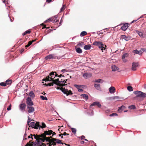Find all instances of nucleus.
<instances>
[{
	"label": "nucleus",
	"mask_w": 146,
	"mask_h": 146,
	"mask_svg": "<svg viewBox=\"0 0 146 146\" xmlns=\"http://www.w3.org/2000/svg\"><path fill=\"white\" fill-rule=\"evenodd\" d=\"M37 135V134H36L32 135V134H31L30 136L29 135L28 137V138H31L32 139V140H31L29 141V143H33L34 142H32V140L33 139V136L34 137V136L33 135Z\"/></svg>",
	"instance_id": "obj_25"
},
{
	"label": "nucleus",
	"mask_w": 146,
	"mask_h": 146,
	"mask_svg": "<svg viewBox=\"0 0 146 146\" xmlns=\"http://www.w3.org/2000/svg\"><path fill=\"white\" fill-rule=\"evenodd\" d=\"M81 96L83 97V98L85 99L86 100H87L88 98V95L85 94H82L81 95Z\"/></svg>",
	"instance_id": "obj_26"
},
{
	"label": "nucleus",
	"mask_w": 146,
	"mask_h": 146,
	"mask_svg": "<svg viewBox=\"0 0 146 146\" xmlns=\"http://www.w3.org/2000/svg\"><path fill=\"white\" fill-rule=\"evenodd\" d=\"M111 68L113 71H115L119 70V68L116 66L115 65H112L111 66Z\"/></svg>",
	"instance_id": "obj_21"
},
{
	"label": "nucleus",
	"mask_w": 146,
	"mask_h": 146,
	"mask_svg": "<svg viewBox=\"0 0 146 146\" xmlns=\"http://www.w3.org/2000/svg\"><path fill=\"white\" fill-rule=\"evenodd\" d=\"M68 79H66L65 80H64L63 81H62V82H64L65 83H67V81Z\"/></svg>",
	"instance_id": "obj_56"
},
{
	"label": "nucleus",
	"mask_w": 146,
	"mask_h": 146,
	"mask_svg": "<svg viewBox=\"0 0 146 146\" xmlns=\"http://www.w3.org/2000/svg\"><path fill=\"white\" fill-rule=\"evenodd\" d=\"M29 127L36 129H38L40 126L39 122H36V123L34 122H31L30 124H29Z\"/></svg>",
	"instance_id": "obj_5"
},
{
	"label": "nucleus",
	"mask_w": 146,
	"mask_h": 146,
	"mask_svg": "<svg viewBox=\"0 0 146 146\" xmlns=\"http://www.w3.org/2000/svg\"><path fill=\"white\" fill-rule=\"evenodd\" d=\"M92 75V74L90 73H85L83 74V77L86 78L91 77Z\"/></svg>",
	"instance_id": "obj_17"
},
{
	"label": "nucleus",
	"mask_w": 146,
	"mask_h": 146,
	"mask_svg": "<svg viewBox=\"0 0 146 146\" xmlns=\"http://www.w3.org/2000/svg\"><path fill=\"white\" fill-rule=\"evenodd\" d=\"M137 21V20H133V21H132L131 22V23H134Z\"/></svg>",
	"instance_id": "obj_64"
},
{
	"label": "nucleus",
	"mask_w": 146,
	"mask_h": 146,
	"mask_svg": "<svg viewBox=\"0 0 146 146\" xmlns=\"http://www.w3.org/2000/svg\"><path fill=\"white\" fill-rule=\"evenodd\" d=\"M84 45V43L83 42H81L80 43H79L77 44V46L82 47L83 45Z\"/></svg>",
	"instance_id": "obj_45"
},
{
	"label": "nucleus",
	"mask_w": 146,
	"mask_h": 146,
	"mask_svg": "<svg viewBox=\"0 0 146 146\" xmlns=\"http://www.w3.org/2000/svg\"><path fill=\"white\" fill-rule=\"evenodd\" d=\"M120 38L122 39H124L126 41H128L131 39V37L129 36H127L125 35H121Z\"/></svg>",
	"instance_id": "obj_13"
},
{
	"label": "nucleus",
	"mask_w": 146,
	"mask_h": 146,
	"mask_svg": "<svg viewBox=\"0 0 146 146\" xmlns=\"http://www.w3.org/2000/svg\"><path fill=\"white\" fill-rule=\"evenodd\" d=\"M127 89L129 91H132L133 90V88L131 86H128L127 87Z\"/></svg>",
	"instance_id": "obj_39"
},
{
	"label": "nucleus",
	"mask_w": 146,
	"mask_h": 146,
	"mask_svg": "<svg viewBox=\"0 0 146 146\" xmlns=\"http://www.w3.org/2000/svg\"><path fill=\"white\" fill-rule=\"evenodd\" d=\"M50 75L49 76H48L45 78L43 79V81H52L50 80Z\"/></svg>",
	"instance_id": "obj_27"
},
{
	"label": "nucleus",
	"mask_w": 146,
	"mask_h": 146,
	"mask_svg": "<svg viewBox=\"0 0 146 146\" xmlns=\"http://www.w3.org/2000/svg\"><path fill=\"white\" fill-rule=\"evenodd\" d=\"M115 89L114 87L111 86L109 88V91L110 93H113L114 92Z\"/></svg>",
	"instance_id": "obj_19"
},
{
	"label": "nucleus",
	"mask_w": 146,
	"mask_h": 146,
	"mask_svg": "<svg viewBox=\"0 0 146 146\" xmlns=\"http://www.w3.org/2000/svg\"><path fill=\"white\" fill-rule=\"evenodd\" d=\"M65 7L66 5H63L60 9L61 12L63 11L65 9Z\"/></svg>",
	"instance_id": "obj_40"
},
{
	"label": "nucleus",
	"mask_w": 146,
	"mask_h": 146,
	"mask_svg": "<svg viewBox=\"0 0 146 146\" xmlns=\"http://www.w3.org/2000/svg\"><path fill=\"white\" fill-rule=\"evenodd\" d=\"M55 81L56 82H58V83H60L61 82H62V81H59V79L58 78L57 79H55Z\"/></svg>",
	"instance_id": "obj_51"
},
{
	"label": "nucleus",
	"mask_w": 146,
	"mask_h": 146,
	"mask_svg": "<svg viewBox=\"0 0 146 146\" xmlns=\"http://www.w3.org/2000/svg\"><path fill=\"white\" fill-rule=\"evenodd\" d=\"M27 108L28 109L27 111L29 113L33 112L35 110L34 108L32 106H27Z\"/></svg>",
	"instance_id": "obj_11"
},
{
	"label": "nucleus",
	"mask_w": 146,
	"mask_h": 146,
	"mask_svg": "<svg viewBox=\"0 0 146 146\" xmlns=\"http://www.w3.org/2000/svg\"><path fill=\"white\" fill-rule=\"evenodd\" d=\"M129 108L130 109H134L135 108V107L134 105H131L129 107Z\"/></svg>",
	"instance_id": "obj_44"
},
{
	"label": "nucleus",
	"mask_w": 146,
	"mask_h": 146,
	"mask_svg": "<svg viewBox=\"0 0 146 146\" xmlns=\"http://www.w3.org/2000/svg\"><path fill=\"white\" fill-rule=\"evenodd\" d=\"M10 19L11 20V22H12L13 20H14V18L13 17H12V19L10 17Z\"/></svg>",
	"instance_id": "obj_62"
},
{
	"label": "nucleus",
	"mask_w": 146,
	"mask_h": 146,
	"mask_svg": "<svg viewBox=\"0 0 146 146\" xmlns=\"http://www.w3.org/2000/svg\"><path fill=\"white\" fill-rule=\"evenodd\" d=\"M87 34V32L86 31H84L80 33V36H84L86 35Z\"/></svg>",
	"instance_id": "obj_33"
},
{
	"label": "nucleus",
	"mask_w": 146,
	"mask_h": 146,
	"mask_svg": "<svg viewBox=\"0 0 146 146\" xmlns=\"http://www.w3.org/2000/svg\"><path fill=\"white\" fill-rule=\"evenodd\" d=\"M133 52L135 54H139V55H141L143 53V52L141 50L139 51H138L137 50H135L133 51Z\"/></svg>",
	"instance_id": "obj_20"
},
{
	"label": "nucleus",
	"mask_w": 146,
	"mask_h": 146,
	"mask_svg": "<svg viewBox=\"0 0 146 146\" xmlns=\"http://www.w3.org/2000/svg\"><path fill=\"white\" fill-rule=\"evenodd\" d=\"M40 98L42 100H48V99L46 97H44L42 96H40Z\"/></svg>",
	"instance_id": "obj_37"
},
{
	"label": "nucleus",
	"mask_w": 146,
	"mask_h": 146,
	"mask_svg": "<svg viewBox=\"0 0 146 146\" xmlns=\"http://www.w3.org/2000/svg\"><path fill=\"white\" fill-rule=\"evenodd\" d=\"M117 114L116 113H113L110 115V116H117Z\"/></svg>",
	"instance_id": "obj_47"
},
{
	"label": "nucleus",
	"mask_w": 146,
	"mask_h": 146,
	"mask_svg": "<svg viewBox=\"0 0 146 146\" xmlns=\"http://www.w3.org/2000/svg\"><path fill=\"white\" fill-rule=\"evenodd\" d=\"M27 134L26 133H25L24 135V140H25L27 139V138H26L27 136Z\"/></svg>",
	"instance_id": "obj_52"
},
{
	"label": "nucleus",
	"mask_w": 146,
	"mask_h": 146,
	"mask_svg": "<svg viewBox=\"0 0 146 146\" xmlns=\"http://www.w3.org/2000/svg\"><path fill=\"white\" fill-rule=\"evenodd\" d=\"M74 87H75L76 88H77V89H78L79 88H80L82 86L81 85H77V84H75L74 85Z\"/></svg>",
	"instance_id": "obj_42"
},
{
	"label": "nucleus",
	"mask_w": 146,
	"mask_h": 146,
	"mask_svg": "<svg viewBox=\"0 0 146 146\" xmlns=\"http://www.w3.org/2000/svg\"><path fill=\"white\" fill-rule=\"evenodd\" d=\"M36 40L35 39L34 40H32L28 42V44L25 46V47L27 48L28 47L32 44L33 42L35 41Z\"/></svg>",
	"instance_id": "obj_22"
},
{
	"label": "nucleus",
	"mask_w": 146,
	"mask_h": 146,
	"mask_svg": "<svg viewBox=\"0 0 146 146\" xmlns=\"http://www.w3.org/2000/svg\"><path fill=\"white\" fill-rule=\"evenodd\" d=\"M134 93L136 95L137 97L141 98H144L146 97V94L143 93L141 91H137L134 92Z\"/></svg>",
	"instance_id": "obj_4"
},
{
	"label": "nucleus",
	"mask_w": 146,
	"mask_h": 146,
	"mask_svg": "<svg viewBox=\"0 0 146 146\" xmlns=\"http://www.w3.org/2000/svg\"><path fill=\"white\" fill-rule=\"evenodd\" d=\"M44 28L48 29V28H49V27L46 28V25H45L44 26H43V27H42V29H44Z\"/></svg>",
	"instance_id": "obj_59"
},
{
	"label": "nucleus",
	"mask_w": 146,
	"mask_h": 146,
	"mask_svg": "<svg viewBox=\"0 0 146 146\" xmlns=\"http://www.w3.org/2000/svg\"><path fill=\"white\" fill-rule=\"evenodd\" d=\"M26 105L25 103H23L20 104L19 108L20 110L22 112L25 111Z\"/></svg>",
	"instance_id": "obj_9"
},
{
	"label": "nucleus",
	"mask_w": 146,
	"mask_h": 146,
	"mask_svg": "<svg viewBox=\"0 0 146 146\" xmlns=\"http://www.w3.org/2000/svg\"><path fill=\"white\" fill-rule=\"evenodd\" d=\"M85 137V136H84V135H82L81 136V139H84Z\"/></svg>",
	"instance_id": "obj_58"
},
{
	"label": "nucleus",
	"mask_w": 146,
	"mask_h": 146,
	"mask_svg": "<svg viewBox=\"0 0 146 146\" xmlns=\"http://www.w3.org/2000/svg\"><path fill=\"white\" fill-rule=\"evenodd\" d=\"M76 52L79 53H81L82 52V50L80 48H76Z\"/></svg>",
	"instance_id": "obj_28"
},
{
	"label": "nucleus",
	"mask_w": 146,
	"mask_h": 146,
	"mask_svg": "<svg viewBox=\"0 0 146 146\" xmlns=\"http://www.w3.org/2000/svg\"><path fill=\"white\" fill-rule=\"evenodd\" d=\"M93 44L98 46L101 49L102 52H103V50L106 49V46L104 44L101 42L95 41L93 43Z\"/></svg>",
	"instance_id": "obj_2"
},
{
	"label": "nucleus",
	"mask_w": 146,
	"mask_h": 146,
	"mask_svg": "<svg viewBox=\"0 0 146 146\" xmlns=\"http://www.w3.org/2000/svg\"><path fill=\"white\" fill-rule=\"evenodd\" d=\"M45 85H46L47 86H52L53 85V82H51L48 83L47 84H45Z\"/></svg>",
	"instance_id": "obj_46"
},
{
	"label": "nucleus",
	"mask_w": 146,
	"mask_h": 146,
	"mask_svg": "<svg viewBox=\"0 0 146 146\" xmlns=\"http://www.w3.org/2000/svg\"><path fill=\"white\" fill-rule=\"evenodd\" d=\"M29 96L32 98H34L35 95L33 91H31L29 93Z\"/></svg>",
	"instance_id": "obj_31"
},
{
	"label": "nucleus",
	"mask_w": 146,
	"mask_h": 146,
	"mask_svg": "<svg viewBox=\"0 0 146 146\" xmlns=\"http://www.w3.org/2000/svg\"><path fill=\"white\" fill-rule=\"evenodd\" d=\"M54 18H55V17H52V18H50L48 20H47L45 21V22H46L47 21H53V20H54Z\"/></svg>",
	"instance_id": "obj_41"
},
{
	"label": "nucleus",
	"mask_w": 146,
	"mask_h": 146,
	"mask_svg": "<svg viewBox=\"0 0 146 146\" xmlns=\"http://www.w3.org/2000/svg\"><path fill=\"white\" fill-rule=\"evenodd\" d=\"M123 60V61L124 62H126L127 61V60L125 58L122 59Z\"/></svg>",
	"instance_id": "obj_61"
},
{
	"label": "nucleus",
	"mask_w": 146,
	"mask_h": 146,
	"mask_svg": "<svg viewBox=\"0 0 146 146\" xmlns=\"http://www.w3.org/2000/svg\"><path fill=\"white\" fill-rule=\"evenodd\" d=\"M53 17H55V18H54V20H53V23H54L57 22H58V19H57V17L56 16H54Z\"/></svg>",
	"instance_id": "obj_43"
},
{
	"label": "nucleus",
	"mask_w": 146,
	"mask_h": 146,
	"mask_svg": "<svg viewBox=\"0 0 146 146\" xmlns=\"http://www.w3.org/2000/svg\"><path fill=\"white\" fill-rule=\"evenodd\" d=\"M94 87L97 89L98 90H99L100 89V84H94Z\"/></svg>",
	"instance_id": "obj_29"
},
{
	"label": "nucleus",
	"mask_w": 146,
	"mask_h": 146,
	"mask_svg": "<svg viewBox=\"0 0 146 146\" xmlns=\"http://www.w3.org/2000/svg\"><path fill=\"white\" fill-rule=\"evenodd\" d=\"M56 89L61 90L62 92H63L64 94H66L67 96L72 95L73 94V93L71 90H70L69 91H68L67 89H65V88L57 87L56 88Z\"/></svg>",
	"instance_id": "obj_3"
},
{
	"label": "nucleus",
	"mask_w": 146,
	"mask_h": 146,
	"mask_svg": "<svg viewBox=\"0 0 146 146\" xmlns=\"http://www.w3.org/2000/svg\"><path fill=\"white\" fill-rule=\"evenodd\" d=\"M78 90L79 92H81L82 91H83V90H82V89H80L79 88V89H78Z\"/></svg>",
	"instance_id": "obj_60"
},
{
	"label": "nucleus",
	"mask_w": 146,
	"mask_h": 146,
	"mask_svg": "<svg viewBox=\"0 0 146 146\" xmlns=\"http://www.w3.org/2000/svg\"><path fill=\"white\" fill-rule=\"evenodd\" d=\"M26 104L27 106H32L33 105V103L31 100V98L28 97L27 99Z\"/></svg>",
	"instance_id": "obj_8"
},
{
	"label": "nucleus",
	"mask_w": 146,
	"mask_h": 146,
	"mask_svg": "<svg viewBox=\"0 0 146 146\" xmlns=\"http://www.w3.org/2000/svg\"><path fill=\"white\" fill-rule=\"evenodd\" d=\"M62 76V77H64V75H62L61 74L60 75L58 76V77H60H60H61Z\"/></svg>",
	"instance_id": "obj_63"
},
{
	"label": "nucleus",
	"mask_w": 146,
	"mask_h": 146,
	"mask_svg": "<svg viewBox=\"0 0 146 146\" xmlns=\"http://www.w3.org/2000/svg\"><path fill=\"white\" fill-rule=\"evenodd\" d=\"M53 138H54L52 137L51 136L49 137L46 139V141L50 142L51 143H52V145H53V146H55L56 145L57 143H56L55 141L53 139Z\"/></svg>",
	"instance_id": "obj_7"
},
{
	"label": "nucleus",
	"mask_w": 146,
	"mask_h": 146,
	"mask_svg": "<svg viewBox=\"0 0 146 146\" xmlns=\"http://www.w3.org/2000/svg\"><path fill=\"white\" fill-rule=\"evenodd\" d=\"M128 24L127 23H125L121 27V29L123 30V31H125L129 27L128 26Z\"/></svg>",
	"instance_id": "obj_14"
},
{
	"label": "nucleus",
	"mask_w": 146,
	"mask_h": 146,
	"mask_svg": "<svg viewBox=\"0 0 146 146\" xmlns=\"http://www.w3.org/2000/svg\"><path fill=\"white\" fill-rule=\"evenodd\" d=\"M91 46L90 44L86 45L84 47V49L86 50H89L91 48Z\"/></svg>",
	"instance_id": "obj_23"
},
{
	"label": "nucleus",
	"mask_w": 146,
	"mask_h": 146,
	"mask_svg": "<svg viewBox=\"0 0 146 146\" xmlns=\"http://www.w3.org/2000/svg\"><path fill=\"white\" fill-rule=\"evenodd\" d=\"M9 81V79H8L5 82H2L0 83V85L3 86H6L7 84H9V83L8 82Z\"/></svg>",
	"instance_id": "obj_18"
},
{
	"label": "nucleus",
	"mask_w": 146,
	"mask_h": 146,
	"mask_svg": "<svg viewBox=\"0 0 146 146\" xmlns=\"http://www.w3.org/2000/svg\"><path fill=\"white\" fill-rule=\"evenodd\" d=\"M141 50L143 52L144 51H146V48H141Z\"/></svg>",
	"instance_id": "obj_55"
},
{
	"label": "nucleus",
	"mask_w": 146,
	"mask_h": 146,
	"mask_svg": "<svg viewBox=\"0 0 146 146\" xmlns=\"http://www.w3.org/2000/svg\"><path fill=\"white\" fill-rule=\"evenodd\" d=\"M53 139L54 140V141H55L56 142V143H58V144H60V143H61L62 144H64V143H62L61 142V140H60L59 139H56V138H53ZM64 144L66 145H68L69 146V145H68L67 144L65 143H64Z\"/></svg>",
	"instance_id": "obj_15"
},
{
	"label": "nucleus",
	"mask_w": 146,
	"mask_h": 146,
	"mask_svg": "<svg viewBox=\"0 0 146 146\" xmlns=\"http://www.w3.org/2000/svg\"><path fill=\"white\" fill-rule=\"evenodd\" d=\"M66 85V84L65 83L62 84V82H61L60 83L59 86H60L61 87H63V86H65Z\"/></svg>",
	"instance_id": "obj_48"
},
{
	"label": "nucleus",
	"mask_w": 146,
	"mask_h": 146,
	"mask_svg": "<svg viewBox=\"0 0 146 146\" xmlns=\"http://www.w3.org/2000/svg\"><path fill=\"white\" fill-rule=\"evenodd\" d=\"M52 81H53L52 82H53V84H55L57 85L58 86H59L60 83H58V82H56L55 80H54Z\"/></svg>",
	"instance_id": "obj_38"
},
{
	"label": "nucleus",
	"mask_w": 146,
	"mask_h": 146,
	"mask_svg": "<svg viewBox=\"0 0 146 146\" xmlns=\"http://www.w3.org/2000/svg\"><path fill=\"white\" fill-rule=\"evenodd\" d=\"M139 66V63L138 62H133L132 63L131 69L133 71H136L137 70L136 68Z\"/></svg>",
	"instance_id": "obj_6"
},
{
	"label": "nucleus",
	"mask_w": 146,
	"mask_h": 146,
	"mask_svg": "<svg viewBox=\"0 0 146 146\" xmlns=\"http://www.w3.org/2000/svg\"><path fill=\"white\" fill-rule=\"evenodd\" d=\"M31 120V118L28 117V118L27 123L29 124Z\"/></svg>",
	"instance_id": "obj_49"
},
{
	"label": "nucleus",
	"mask_w": 146,
	"mask_h": 146,
	"mask_svg": "<svg viewBox=\"0 0 146 146\" xmlns=\"http://www.w3.org/2000/svg\"><path fill=\"white\" fill-rule=\"evenodd\" d=\"M31 32V31L30 30H27L25 31V33L26 34H29Z\"/></svg>",
	"instance_id": "obj_54"
},
{
	"label": "nucleus",
	"mask_w": 146,
	"mask_h": 146,
	"mask_svg": "<svg viewBox=\"0 0 146 146\" xmlns=\"http://www.w3.org/2000/svg\"><path fill=\"white\" fill-rule=\"evenodd\" d=\"M63 134V135H69V134H68V133H67L66 132H64L63 133H62Z\"/></svg>",
	"instance_id": "obj_53"
},
{
	"label": "nucleus",
	"mask_w": 146,
	"mask_h": 146,
	"mask_svg": "<svg viewBox=\"0 0 146 146\" xmlns=\"http://www.w3.org/2000/svg\"><path fill=\"white\" fill-rule=\"evenodd\" d=\"M71 129L73 133L74 134H76V130L75 128H71Z\"/></svg>",
	"instance_id": "obj_36"
},
{
	"label": "nucleus",
	"mask_w": 146,
	"mask_h": 146,
	"mask_svg": "<svg viewBox=\"0 0 146 146\" xmlns=\"http://www.w3.org/2000/svg\"><path fill=\"white\" fill-rule=\"evenodd\" d=\"M136 32L138 34L140 37H143V35L142 32H139L138 31H136Z\"/></svg>",
	"instance_id": "obj_30"
},
{
	"label": "nucleus",
	"mask_w": 146,
	"mask_h": 146,
	"mask_svg": "<svg viewBox=\"0 0 146 146\" xmlns=\"http://www.w3.org/2000/svg\"><path fill=\"white\" fill-rule=\"evenodd\" d=\"M95 106H96L99 108L101 107V104L99 102H96L93 103L90 105V106L92 107Z\"/></svg>",
	"instance_id": "obj_12"
},
{
	"label": "nucleus",
	"mask_w": 146,
	"mask_h": 146,
	"mask_svg": "<svg viewBox=\"0 0 146 146\" xmlns=\"http://www.w3.org/2000/svg\"><path fill=\"white\" fill-rule=\"evenodd\" d=\"M52 0H46V2L47 3H49Z\"/></svg>",
	"instance_id": "obj_57"
},
{
	"label": "nucleus",
	"mask_w": 146,
	"mask_h": 146,
	"mask_svg": "<svg viewBox=\"0 0 146 146\" xmlns=\"http://www.w3.org/2000/svg\"><path fill=\"white\" fill-rule=\"evenodd\" d=\"M46 127V125L45 123L44 122H42V125L40 126V125L39 127L41 128H45Z\"/></svg>",
	"instance_id": "obj_34"
},
{
	"label": "nucleus",
	"mask_w": 146,
	"mask_h": 146,
	"mask_svg": "<svg viewBox=\"0 0 146 146\" xmlns=\"http://www.w3.org/2000/svg\"><path fill=\"white\" fill-rule=\"evenodd\" d=\"M54 73H56V72H50L49 74L50 76H51L50 78V80L51 81H52V80H53L55 78V76H54Z\"/></svg>",
	"instance_id": "obj_16"
},
{
	"label": "nucleus",
	"mask_w": 146,
	"mask_h": 146,
	"mask_svg": "<svg viewBox=\"0 0 146 146\" xmlns=\"http://www.w3.org/2000/svg\"><path fill=\"white\" fill-rule=\"evenodd\" d=\"M45 58L46 60H48L50 59H55L56 58V57L54 55L51 54L46 56Z\"/></svg>",
	"instance_id": "obj_10"
},
{
	"label": "nucleus",
	"mask_w": 146,
	"mask_h": 146,
	"mask_svg": "<svg viewBox=\"0 0 146 146\" xmlns=\"http://www.w3.org/2000/svg\"><path fill=\"white\" fill-rule=\"evenodd\" d=\"M128 56V54L127 53H125L124 54H123L122 56V58L123 59L124 58H125L126 57H127Z\"/></svg>",
	"instance_id": "obj_35"
},
{
	"label": "nucleus",
	"mask_w": 146,
	"mask_h": 146,
	"mask_svg": "<svg viewBox=\"0 0 146 146\" xmlns=\"http://www.w3.org/2000/svg\"><path fill=\"white\" fill-rule=\"evenodd\" d=\"M95 82H98V83H102L104 81L101 79H98L97 80H95Z\"/></svg>",
	"instance_id": "obj_32"
},
{
	"label": "nucleus",
	"mask_w": 146,
	"mask_h": 146,
	"mask_svg": "<svg viewBox=\"0 0 146 146\" xmlns=\"http://www.w3.org/2000/svg\"><path fill=\"white\" fill-rule=\"evenodd\" d=\"M125 108V107L123 106H122L121 107H119L118 110V111L119 112H120L122 111Z\"/></svg>",
	"instance_id": "obj_24"
},
{
	"label": "nucleus",
	"mask_w": 146,
	"mask_h": 146,
	"mask_svg": "<svg viewBox=\"0 0 146 146\" xmlns=\"http://www.w3.org/2000/svg\"><path fill=\"white\" fill-rule=\"evenodd\" d=\"M53 131L51 130H48V131H46L44 132V133L41 134L40 135H34V137L36 139L37 142L36 143L39 144L40 142H44L45 141H46V139L47 138L49 137H46V135H50L52 134Z\"/></svg>",
	"instance_id": "obj_1"
},
{
	"label": "nucleus",
	"mask_w": 146,
	"mask_h": 146,
	"mask_svg": "<svg viewBox=\"0 0 146 146\" xmlns=\"http://www.w3.org/2000/svg\"><path fill=\"white\" fill-rule=\"evenodd\" d=\"M49 143H47L46 144L48 145L49 146H51L52 145V143H51L50 142H48Z\"/></svg>",
	"instance_id": "obj_50"
}]
</instances>
